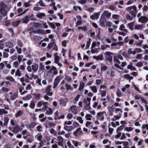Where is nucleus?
Here are the masks:
<instances>
[{"label": "nucleus", "instance_id": "nucleus-27", "mask_svg": "<svg viewBox=\"0 0 148 148\" xmlns=\"http://www.w3.org/2000/svg\"><path fill=\"white\" fill-rule=\"evenodd\" d=\"M128 53L129 54L134 55L136 53V51H132L131 48H129L127 51Z\"/></svg>", "mask_w": 148, "mask_h": 148}, {"label": "nucleus", "instance_id": "nucleus-44", "mask_svg": "<svg viewBox=\"0 0 148 148\" xmlns=\"http://www.w3.org/2000/svg\"><path fill=\"white\" fill-rule=\"evenodd\" d=\"M112 18L113 19L117 20L120 18V16L117 14H113L112 16Z\"/></svg>", "mask_w": 148, "mask_h": 148}, {"label": "nucleus", "instance_id": "nucleus-10", "mask_svg": "<svg viewBox=\"0 0 148 148\" xmlns=\"http://www.w3.org/2000/svg\"><path fill=\"white\" fill-rule=\"evenodd\" d=\"M111 13L107 10H105L103 11V14L102 15L103 16H105L108 18H109L111 16Z\"/></svg>", "mask_w": 148, "mask_h": 148}, {"label": "nucleus", "instance_id": "nucleus-50", "mask_svg": "<svg viewBox=\"0 0 148 148\" xmlns=\"http://www.w3.org/2000/svg\"><path fill=\"white\" fill-rule=\"evenodd\" d=\"M113 60L115 62H116L119 64L120 63V62L119 60L118 57L116 56H114L113 58Z\"/></svg>", "mask_w": 148, "mask_h": 148}, {"label": "nucleus", "instance_id": "nucleus-23", "mask_svg": "<svg viewBox=\"0 0 148 148\" xmlns=\"http://www.w3.org/2000/svg\"><path fill=\"white\" fill-rule=\"evenodd\" d=\"M60 76H57L54 80V83L58 85L60 82Z\"/></svg>", "mask_w": 148, "mask_h": 148}, {"label": "nucleus", "instance_id": "nucleus-25", "mask_svg": "<svg viewBox=\"0 0 148 148\" xmlns=\"http://www.w3.org/2000/svg\"><path fill=\"white\" fill-rule=\"evenodd\" d=\"M23 114V111L21 110H19L15 114V117L16 118H18L19 116H22Z\"/></svg>", "mask_w": 148, "mask_h": 148}, {"label": "nucleus", "instance_id": "nucleus-54", "mask_svg": "<svg viewBox=\"0 0 148 148\" xmlns=\"http://www.w3.org/2000/svg\"><path fill=\"white\" fill-rule=\"evenodd\" d=\"M77 120L81 124H82L83 123V121L82 119V118L80 116H78L77 118Z\"/></svg>", "mask_w": 148, "mask_h": 148}, {"label": "nucleus", "instance_id": "nucleus-35", "mask_svg": "<svg viewBox=\"0 0 148 148\" xmlns=\"http://www.w3.org/2000/svg\"><path fill=\"white\" fill-rule=\"evenodd\" d=\"M9 120V118L8 117H5L4 120L3 125L6 126L8 124Z\"/></svg>", "mask_w": 148, "mask_h": 148}, {"label": "nucleus", "instance_id": "nucleus-43", "mask_svg": "<svg viewBox=\"0 0 148 148\" xmlns=\"http://www.w3.org/2000/svg\"><path fill=\"white\" fill-rule=\"evenodd\" d=\"M90 88L93 92H97V90L96 87L95 86H90Z\"/></svg>", "mask_w": 148, "mask_h": 148}, {"label": "nucleus", "instance_id": "nucleus-33", "mask_svg": "<svg viewBox=\"0 0 148 148\" xmlns=\"http://www.w3.org/2000/svg\"><path fill=\"white\" fill-rule=\"evenodd\" d=\"M8 113V111L5 110L4 109L0 108V115H2L3 114H6Z\"/></svg>", "mask_w": 148, "mask_h": 148}, {"label": "nucleus", "instance_id": "nucleus-62", "mask_svg": "<svg viewBox=\"0 0 148 148\" xmlns=\"http://www.w3.org/2000/svg\"><path fill=\"white\" fill-rule=\"evenodd\" d=\"M23 57V56L21 55H19L18 57V60L19 62L20 63L22 60V58Z\"/></svg>", "mask_w": 148, "mask_h": 148}, {"label": "nucleus", "instance_id": "nucleus-22", "mask_svg": "<svg viewBox=\"0 0 148 148\" xmlns=\"http://www.w3.org/2000/svg\"><path fill=\"white\" fill-rule=\"evenodd\" d=\"M34 95L37 99L39 100L42 97V95L40 94L34 93Z\"/></svg>", "mask_w": 148, "mask_h": 148}, {"label": "nucleus", "instance_id": "nucleus-51", "mask_svg": "<svg viewBox=\"0 0 148 148\" xmlns=\"http://www.w3.org/2000/svg\"><path fill=\"white\" fill-rule=\"evenodd\" d=\"M72 143L75 147H77L79 145H81L80 143H79L76 141L73 140L72 141Z\"/></svg>", "mask_w": 148, "mask_h": 148}, {"label": "nucleus", "instance_id": "nucleus-13", "mask_svg": "<svg viewBox=\"0 0 148 148\" xmlns=\"http://www.w3.org/2000/svg\"><path fill=\"white\" fill-rule=\"evenodd\" d=\"M58 53H56L54 54V57L55 59V62L56 63H58L60 59V57L58 55Z\"/></svg>", "mask_w": 148, "mask_h": 148}, {"label": "nucleus", "instance_id": "nucleus-12", "mask_svg": "<svg viewBox=\"0 0 148 148\" xmlns=\"http://www.w3.org/2000/svg\"><path fill=\"white\" fill-rule=\"evenodd\" d=\"M29 17L28 16H26L22 18L21 21H22L23 23H27L29 21Z\"/></svg>", "mask_w": 148, "mask_h": 148}, {"label": "nucleus", "instance_id": "nucleus-1", "mask_svg": "<svg viewBox=\"0 0 148 148\" xmlns=\"http://www.w3.org/2000/svg\"><path fill=\"white\" fill-rule=\"evenodd\" d=\"M7 5L3 2L2 1L0 3V12L3 16L6 15L8 11L6 10Z\"/></svg>", "mask_w": 148, "mask_h": 148}, {"label": "nucleus", "instance_id": "nucleus-32", "mask_svg": "<svg viewBox=\"0 0 148 148\" xmlns=\"http://www.w3.org/2000/svg\"><path fill=\"white\" fill-rule=\"evenodd\" d=\"M84 85L83 82H81L80 83V85L78 88L79 90H82L84 88Z\"/></svg>", "mask_w": 148, "mask_h": 148}, {"label": "nucleus", "instance_id": "nucleus-59", "mask_svg": "<svg viewBox=\"0 0 148 148\" xmlns=\"http://www.w3.org/2000/svg\"><path fill=\"white\" fill-rule=\"evenodd\" d=\"M91 39L89 38V40L86 43V49H88L90 47V40Z\"/></svg>", "mask_w": 148, "mask_h": 148}, {"label": "nucleus", "instance_id": "nucleus-45", "mask_svg": "<svg viewBox=\"0 0 148 148\" xmlns=\"http://www.w3.org/2000/svg\"><path fill=\"white\" fill-rule=\"evenodd\" d=\"M6 79L11 82H14L15 81L14 79L11 76H9L6 77Z\"/></svg>", "mask_w": 148, "mask_h": 148}, {"label": "nucleus", "instance_id": "nucleus-16", "mask_svg": "<svg viewBox=\"0 0 148 148\" xmlns=\"http://www.w3.org/2000/svg\"><path fill=\"white\" fill-rule=\"evenodd\" d=\"M34 32L35 33H40L43 34H46L45 31L42 29H39L37 30H36L34 31Z\"/></svg>", "mask_w": 148, "mask_h": 148}, {"label": "nucleus", "instance_id": "nucleus-58", "mask_svg": "<svg viewBox=\"0 0 148 148\" xmlns=\"http://www.w3.org/2000/svg\"><path fill=\"white\" fill-rule=\"evenodd\" d=\"M122 54L123 56L126 58H129L130 57L129 54H127L125 52H123Z\"/></svg>", "mask_w": 148, "mask_h": 148}, {"label": "nucleus", "instance_id": "nucleus-5", "mask_svg": "<svg viewBox=\"0 0 148 148\" xmlns=\"http://www.w3.org/2000/svg\"><path fill=\"white\" fill-rule=\"evenodd\" d=\"M49 72L53 74V75H56L58 73V71L56 67L54 66L51 67L49 71Z\"/></svg>", "mask_w": 148, "mask_h": 148}, {"label": "nucleus", "instance_id": "nucleus-9", "mask_svg": "<svg viewBox=\"0 0 148 148\" xmlns=\"http://www.w3.org/2000/svg\"><path fill=\"white\" fill-rule=\"evenodd\" d=\"M58 140L59 141L58 142V144L62 147H63V138L61 136H59L58 137Z\"/></svg>", "mask_w": 148, "mask_h": 148}, {"label": "nucleus", "instance_id": "nucleus-64", "mask_svg": "<svg viewBox=\"0 0 148 148\" xmlns=\"http://www.w3.org/2000/svg\"><path fill=\"white\" fill-rule=\"evenodd\" d=\"M121 135V133L119 132L118 134L115 135V137L116 139L119 138Z\"/></svg>", "mask_w": 148, "mask_h": 148}, {"label": "nucleus", "instance_id": "nucleus-57", "mask_svg": "<svg viewBox=\"0 0 148 148\" xmlns=\"http://www.w3.org/2000/svg\"><path fill=\"white\" fill-rule=\"evenodd\" d=\"M77 29L79 30L82 29L84 31H87V29L86 27H78Z\"/></svg>", "mask_w": 148, "mask_h": 148}, {"label": "nucleus", "instance_id": "nucleus-3", "mask_svg": "<svg viewBox=\"0 0 148 148\" xmlns=\"http://www.w3.org/2000/svg\"><path fill=\"white\" fill-rule=\"evenodd\" d=\"M24 127V125H22L20 126L16 125L13 127V132L15 133H17L19 131H21Z\"/></svg>", "mask_w": 148, "mask_h": 148}, {"label": "nucleus", "instance_id": "nucleus-39", "mask_svg": "<svg viewBox=\"0 0 148 148\" xmlns=\"http://www.w3.org/2000/svg\"><path fill=\"white\" fill-rule=\"evenodd\" d=\"M35 106V103L34 101H32L29 105V107L32 109H33Z\"/></svg>", "mask_w": 148, "mask_h": 148}, {"label": "nucleus", "instance_id": "nucleus-14", "mask_svg": "<svg viewBox=\"0 0 148 148\" xmlns=\"http://www.w3.org/2000/svg\"><path fill=\"white\" fill-rule=\"evenodd\" d=\"M5 45L6 47L11 48L13 47V43L9 41L5 43Z\"/></svg>", "mask_w": 148, "mask_h": 148}, {"label": "nucleus", "instance_id": "nucleus-26", "mask_svg": "<svg viewBox=\"0 0 148 148\" xmlns=\"http://www.w3.org/2000/svg\"><path fill=\"white\" fill-rule=\"evenodd\" d=\"M144 26V25H138L135 26L134 29H140L141 30L143 29Z\"/></svg>", "mask_w": 148, "mask_h": 148}, {"label": "nucleus", "instance_id": "nucleus-34", "mask_svg": "<svg viewBox=\"0 0 148 148\" xmlns=\"http://www.w3.org/2000/svg\"><path fill=\"white\" fill-rule=\"evenodd\" d=\"M18 97V94L17 93H15L12 94L11 97V99L12 100H15Z\"/></svg>", "mask_w": 148, "mask_h": 148}, {"label": "nucleus", "instance_id": "nucleus-47", "mask_svg": "<svg viewBox=\"0 0 148 148\" xmlns=\"http://www.w3.org/2000/svg\"><path fill=\"white\" fill-rule=\"evenodd\" d=\"M19 63L17 61H15L13 63V67L15 68H18L19 65Z\"/></svg>", "mask_w": 148, "mask_h": 148}, {"label": "nucleus", "instance_id": "nucleus-46", "mask_svg": "<svg viewBox=\"0 0 148 148\" xmlns=\"http://www.w3.org/2000/svg\"><path fill=\"white\" fill-rule=\"evenodd\" d=\"M34 25L36 27H42V25L38 23H34Z\"/></svg>", "mask_w": 148, "mask_h": 148}, {"label": "nucleus", "instance_id": "nucleus-37", "mask_svg": "<svg viewBox=\"0 0 148 148\" xmlns=\"http://www.w3.org/2000/svg\"><path fill=\"white\" fill-rule=\"evenodd\" d=\"M133 130V128L131 127H125L124 128V130L129 132L132 131Z\"/></svg>", "mask_w": 148, "mask_h": 148}, {"label": "nucleus", "instance_id": "nucleus-18", "mask_svg": "<svg viewBox=\"0 0 148 148\" xmlns=\"http://www.w3.org/2000/svg\"><path fill=\"white\" fill-rule=\"evenodd\" d=\"M119 29L120 30L123 31L127 33L128 30L125 28V27L123 24H121L120 25Z\"/></svg>", "mask_w": 148, "mask_h": 148}, {"label": "nucleus", "instance_id": "nucleus-29", "mask_svg": "<svg viewBox=\"0 0 148 148\" xmlns=\"http://www.w3.org/2000/svg\"><path fill=\"white\" fill-rule=\"evenodd\" d=\"M36 125V123L35 122H31L30 123L29 125V128L31 129L32 128H34L35 126Z\"/></svg>", "mask_w": 148, "mask_h": 148}, {"label": "nucleus", "instance_id": "nucleus-41", "mask_svg": "<svg viewBox=\"0 0 148 148\" xmlns=\"http://www.w3.org/2000/svg\"><path fill=\"white\" fill-rule=\"evenodd\" d=\"M99 91L102 97H105L106 96V92L105 90H99Z\"/></svg>", "mask_w": 148, "mask_h": 148}, {"label": "nucleus", "instance_id": "nucleus-8", "mask_svg": "<svg viewBox=\"0 0 148 148\" xmlns=\"http://www.w3.org/2000/svg\"><path fill=\"white\" fill-rule=\"evenodd\" d=\"M70 110L74 114H76L77 113V107L75 106H71L70 108Z\"/></svg>", "mask_w": 148, "mask_h": 148}, {"label": "nucleus", "instance_id": "nucleus-48", "mask_svg": "<svg viewBox=\"0 0 148 148\" xmlns=\"http://www.w3.org/2000/svg\"><path fill=\"white\" fill-rule=\"evenodd\" d=\"M108 67L106 65H103L102 66L101 68V70L102 71H105L108 69Z\"/></svg>", "mask_w": 148, "mask_h": 148}, {"label": "nucleus", "instance_id": "nucleus-11", "mask_svg": "<svg viewBox=\"0 0 148 148\" xmlns=\"http://www.w3.org/2000/svg\"><path fill=\"white\" fill-rule=\"evenodd\" d=\"M51 86H47V88L46 92L47 93V95L49 96H51L52 95L53 92H51Z\"/></svg>", "mask_w": 148, "mask_h": 148}, {"label": "nucleus", "instance_id": "nucleus-24", "mask_svg": "<svg viewBox=\"0 0 148 148\" xmlns=\"http://www.w3.org/2000/svg\"><path fill=\"white\" fill-rule=\"evenodd\" d=\"M53 111L52 109L50 108H49L46 112V114L48 115H50L52 114Z\"/></svg>", "mask_w": 148, "mask_h": 148}, {"label": "nucleus", "instance_id": "nucleus-31", "mask_svg": "<svg viewBox=\"0 0 148 148\" xmlns=\"http://www.w3.org/2000/svg\"><path fill=\"white\" fill-rule=\"evenodd\" d=\"M91 99L90 98L87 97L86 99H84L83 102L85 104H90V101Z\"/></svg>", "mask_w": 148, "mask_h": 148}, {"label": "nucleus", "instance_id": "nucleus-4", "mask_svg": "<svg viewBox=\"0 0 148 148\" xmlns=\"http://www.w3.org/2000/svg\"><path fill=\"white\" fill-rule=\"evenodd\" d=\"M106 113V112L105 111L97 113L96 116L97 119L101 121H103L104 118V114Z\"/></svg>", "mask_w": 148, "mask_h": 148}, {"label": "nucleus", "instance_id": "nucleus-36", "mask_svg": "<svg viewBox=\"0 0 148 148\" xmlns=\"http://www.w3.org/2000/svg\"><path fill=\"white\" fill-rule=\"evenodd\" d=\"M32 96L30 95H28L23 97V100H28L31 99Z\"/></svg>", "mask_w": 148, "mask_h": 148}, {"label": "nucleus", "instance_id": "nucleus-49", "mask_svg": "<svg viewBox=\"0 0 148 148\" xmlns=\"http://www.w3.org/2000/svg\"><path fill=\"white\" fill-rule=\"evenodd\" d=\"M84 108L86 110H89L91 109V107L90 106V104H86L84 107Z\"/></svg>", "mask_w": 148, "mask_h": 148}, {"label": "nucleus", "instance_id": "nucleus-38", "mask_svg": "<svg viewBox=\"0 0 148 148\" xmlns=\"http://www.w3.org/2000/svg\"><path fill=\"white\" fill-rule=\"evenodd\" d=\"M45 16V14L44 13H38L37 15L38 18H42V17Z\"/></svg>", "mask_w": 148, "mask_h": 148}, {"label": "nucleus", "instance_id": "nucleus-60", "mask_svg": "<svg viewBox=\"0 0 148 148\" xmlns=\"http://www.w3.org/2000/svg\"><path fill=\"white\" fill-rule=\"evenodd\" d=\"M108 47H109V45H102L101 46V49L102 50H104Z\"/></svg>", "mask_w": 148, "mask_h": 148}, {"label": "nucleus", "instance_id": "nucleus-40", "mask_svg": "<svg viewBox=\"0 0 148 148\" xmlns=\"http://www.w3.org/2000/svg\"><path fill=\"white\" fill-rule=\"evenodd\" d=\"M92 115L89 114H87L85 116V118L87 120L91 121V117H92Z\"/></svg>", "mask_w": 148, "mask_h": 148}, {"label": "nucleus", "instance_id": "nucleus-53", "mask_svg": "<svg viewBox=\"0 0 148 148\" xmlns=\"http://www.w3.org/2000/svg\"><path fill=\"white\" fill-rule=\"evenodd\" d=\"M106 59L109 62H111L112 60V57L111 56H106Z\"/></svg>", "mask_w": 148, "mask_h": 148}, {"label": "nucleus", "instance_id": "nucleus-55", "mask_svg": "<svg viewBox=\"0 0 148 148\" xmlns=\"http://www.w3.org/2000/svg\"><path fill=\"white\" fill-rule=\"evenodd\" d=\"M15 75L18 76L19 77H20L21 76V73L19 69H17V70L15 74Z\"/></svg>", "mask_w": 148, "mask_h": 148}, {"label": "nucleus", "instance_id": "nucleus-17", "mask_svg": "<svg viewBox=\"0 0 148 148\" xmlns=\"http://www.w3.org/2000/svg\"><path fill=\"white\" fill-rule=\"evenodd\" d=\"M94 59L98 60H102L103 59V57L102 55H99L98 56H94L93 57Z\"/></svg>", "mask_w": 148, "mask_h": 148}, {"label": "nucleus", "instance_id": "nucleus-63", "mask_svg": "<svg viewBox=\"0 0 148 148\" xmlns=\"http://www.w3.org/2000/svg\"><path fill=\"white\" fill-rule=\"evenodd\" d=\"M126 18L127 20L130 21L132 20L133 19V17L129 14H128L126 15Z\"/></svg>", "mask_w": 148, "mask_h": 148}, {"label": "nucleus", "instance_id": "nucleus-28", "mask_svg": "<svg viewBox=\"0 0 148 148\" xmlns=\"http://www.w3.org/2000/svg\"><path fill=\"white\" fill-rule=\"evenodd\" d=\"M21 20H19L14 22L12 23L13 26L14 27L17 26L20 24V23H21Z\"/></svg>", "mask_w": 148, "mask_h": 148}, {"label": "nucleus", "instance_id": "nucleus-7", "mask_svg": "<svg viewBox=\"0 0 148 148\" xmlns=\"http://www.w3.org/2000/svg\"><path fill=\"white\" fill-rule=\"evenodd\" d=\"M148 20V18L146 17L141 16L138 19L139 22H141L142 23H146Z\"/></svg>", "mask_w": 148, "mask_h": 148}, {"label": "nucleus", "instance_id": "nucleus-30", "mask_svg": "<svg viewBox=\"0 0 148 148\" xmlns=\"http://www.w3.org/2000/svg\"><path fill=\"white\" fill-rule=\"evenodd\" d=\"M134 23L133 22H130L128 24L127 27L130 29L133 30L134 29Z\"/></svg>", "mask_w": 148, "mask_h": 148}, {"label": "nucleus", "instance_id": "nucleus-15", "mask_svg": "<svg viewBox=\"0 0 148 148\" xmlns=\"http://www.w3.org/2000/svg\"><path fill=\"white\" fill-rule=\"evenodd\" d=\"M32 69L34 72H36L38 70V64H35L32 65Z\"/></svg>", "mask_w": 148, "mask_h": 148}, {"label": "nucleus", "instance_id": "nucleus-20", "mask_svg": "<svg viewBox=\"0 0 148 148\" xmlns=\"http://www.w3.org/2000/svg\"><path fill=\"white\" fill-rule=\"evenodd\" d=\"M73 129L72 126H66L64 127V129L68 132H70L72 131Z\"/></svg>", "mask_w": 148, "mask_h": 148}, {"label": "nucleus", "instance_id": "nucleus-52", "mask_svg": "<svg viewBox=\"0 0 148 148\" xmlns=\"http://www.w3.org/2000/svg\"><path fill=\"white\" fill-rule=\"evenodd\" d=\"M60 104L64 106H66V103L64 100H61L60 101Z\"/></svg>", "mask_w": 148, "mask_h": 148}, {"label": "nucleus", "instance_id": "nucleus-61", "mask_svg": "<svg viewBox=\"0 0 148 148\" xmlns=\"http://www.w3.org/2000/svg\"><path fill=\"white\" fill-rule=\"evenodd\" d=\"M50 133L53 134L54 135H55L56 134V132L55 130L53 129H51L50 130Z\"/></svg>", "mask_w": 148, "mask_h": 148}, {"label": "nucleus", "instance_id": "nucleus-56", "mask_svg": "<svg viewBox=\"0 0 148 148\" xmlns=\"http://www.w3.org/2000/svg\"><path fill=\"white\" fill-rule=\"evenodd\" d=\"M116 94L118 97H120L121 96V93L120 90L118 89L116 92Z\"/></svg>", "mask_w": 148, "mask_h": 148}, {"label": "nucleus", "instance_id": "nucleus-19", "mask_svg": "<svg viewBox=\"0 0 148 148\" xmlns=\"http://www.w3.org/2000/svg\"><path fill=\"white\" fill-rule=\"evenodd\" d=\"M81 129L80 128H77L76 131L74 132L73 134L75 136H77L79 135L81 132H81Z\"/></svg>", "mask_w": 148, "mask_h": 148}, {"label": "nucleus", "instance_id": "nucleus-42", "mask_svg": "<svg viewBox=\"0 0 148 148\" xmlns=\"http://www.w3.org/2000/svg\"><path fill=\"white\" fill-rule=\"evenodd\" d=\"M121 117V116H119L117 115H115L114 116L113 118L112 119V120L113 121H115L116 120H118Z\"/></svg>", "mask_w": 148, "mask_h": 148}, {"label": "nucleus", "instance_id": "nucleus-21", "mask_svg": "<svg viewBox=\"0 0 148 148\" xmlns=\"http://www.w3.org/2000/svg\"><path fill=\"white\" fill-rule=\"evenodd\" d=\"M106 21V19L103 16V15H101L100 21V23L101 25H103L104 24Z\"/></svg>", "mask_w": 148, "mask_h": 148}, {"label": "nucleus", "instance_id": "nucleus-2", "mask_svg": "<svg viewBox=\"0 0 148 148\" xmlns=\"http://www.w3.org/2000/svg\"><path fill=\"white\" fill-rule=\"evenodd\" d=\"M127 10L131 13L132 15L135 16L136 12V7L134 5L128 7L127 8Z\"/></svg>", "mask_w": 148, "mask_h": 148}, {"label": "nucleus", "instance_id": "nucleus-6", "mask_svg": "<svg viewBox=\"0 0 148 148\" xmlns=\"http://www.w3.org/2000/svg\"><path fill=\"white\" fill-rule=\"evenodd\" d=\"M100 13L101 12H99L97 13H95L94 14L90 16V18L92 20H94L95 19H97L98 18Z\"/></svg>", "mask_w": 148, "mask_h": 148}]
</instances>
